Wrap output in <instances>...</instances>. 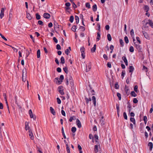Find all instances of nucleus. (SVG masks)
<instances>
[{
  "mask_svg": "<svg viewBox=\"0 0 153 153\" xmlns=\"http://www.w3.org/2000/svg\"><path fill=\"white\" fill-rule=\"evenodd\" d=\"M43 17L46 19H48L51 16L49 13H45L44 14Z\"/></svg>",
  "mask_w": 153,
  "mask_h": 153,
  "instance_id": "nucleus-11",
  "label": "nucleus"
},
{
  "mask_svg": "<svg viewBox=\"0 0 153 153\" xmlns=\"http://www.w3.org/2000/svg\"><path fill=\"white\" fill-rule=\"evenodd\" d=\"M36 18L37 19L39 20L41 19L40 16L38 13H37L36 14Z\"/></svg>",
  "mask_w": 153,
  "mask_h": 153,
  "instance_id": "nucleus-34",
  "label": "nucleus"
},
{
  "mask_svg": "<svg viewBox=\"0 0 153 153\" xmlns=\"http://www.w3.org/2000/svg\"><path fill=\"white\" fill-rule=\"evenodd\" d=\"M96 44H94V45L93 47L91 49V51L92 52H94L96 50Z\"/></svg>",
  "mask_w": 153,
  "mask_h": 153,
  "instance_id": "nucleus-26",
  "label": "nucleus"
},
{
  "mask_svg": "<svg viewBox=\"0 0 153 153\" xmlns=\"http://www.w3.org/2000/svg\"><path fill=\"white\" fill-rule=\"evenodd\" d=\"M148 23L149 25L152 27L153 28V22L152 20L149 19L148 20Z\"/></svg>",
  "mask_w": 153,
  "mask_h": 153,
  "instance_id": "nucleus-19",
  "label": "nucleus"
},
{
  "mask_svg": "<svg viewBox=\"0 0 153 153\" xmlns=\"http://www.w3.org/2000/svg\"><path fill=\"white\" fill-rule=\"evenodd\" d=\"M120 42L121 46L123 47L124 46V43L123 40L122 39H120Z\"/></svg>",
  "mask_w": 153,
  "mask_h": 153,
  "instance_id": "nucleus-42",
  "label": "nucleus"
},
{
  "mask_svg": "<svg viewBox=\"0 0 153 153\" xmlns=\"http://www.w3.org/2000/svg\"><path fill=\"white\" fill-rule=\"evenodd\" d=\"M74 19V17L73 16H71L70 17L69 21L71 22H73Z\"/></svg>",
  "mask_w": 153,
  "mask_h": 153,
  "instance_id": "nucleus-37",
  "label": "nucleus"
},
{
  "mask_svg": "<svg viewBox=\"0 0 153 153\" xmlns=\"http://www.w3.org/2000/svg\"><path fill=\"white\" fill-rule=\"evenodd\" d=\"M138 100L136 98H134L133 100V102L134 103H137L138 102Z\"/></svg>",
  "mask_w": 153,
  "mask_h": 153,
  "instance_id": "nucleus-58",
  "label": "nucleus"
},
{
  "mask_svg": "<svg viewBox=\"0 0 153 153\" xmlns=\"http://www.w3.org/2000/svg\"><path fill=\"white\" fill-rule=\"evenodd\" d=\"M151 108H150L149 111L150 113H152V112L153 110V104H152L151 105Z\"/></svg>",
  "mask_w": 153,
  "mask_h": 153,
  "instance_id": "nucleus-55",
  "label": "nucleus"
},
{
  "mask_svg": "<svg viewBox=\"0 0 153 153\" xmlns=\"http://www.w3.org/2000/svg\"><path fill=\"white\" fill-rule=\"evenodd\" d=\"M62 86H59L58 88V91L61 95H63L64 94L63 92V89H62Z\"/></svg>",
  "mask_w": 153,
  "mask_h": 153,
  "instance_id": "nucleus-5",
  "label": "nucleus"
},
{
  "mask_svg": "<svg viewBox=\"0 0 153 153\" xmlns=\"http://www.w3.org/2000/svg\"><path fill=\"white\" fill-rule=\"evenodd\" d=\"M63 108V107L62 108V110L61 111V114H62L64 116H65V111L62 110V109Z\"/></svg>",
  "mask_w": 153,
  "mask_h": 153,
  "instance_id": "nucleus-52",
  "label": "nucleus"
},
{
  "mask_svg": "<svg viewBox=\"0 0 153 153\" xmlns=\"http://www.w3.org/2000/svg\"><path fill=\"white\" fill-rule=\"evenodd\" d=\"M144 9L146 12H148L149 9V6L147 5H146L144 6Z\"/></svg>",
  "mask_w": 153,
  "mask_h": 153,
  "instance_id": "nucleus-21",
  "label": "nucleus"
},
{
  "mask_svg": "<svg viewBox=\"0 0 153 153\" xmlns=\"http://www.w3.org/2000/svg\"><path fill=\"white\" fill-rule=\"evenodd\" d=\"M134 44L136 48L138 50L140 51L142 49L141 46L138 44H136L135 42L134 43Z\"/></svg>",
  "mask_w": 153,
  "mask_h": 153,
  "instance_id": "nucleus-9",
  "label": "nucleus"
},
{
  "mask_svg": "<svg viewBox=\"0 0 153 153\" xmlns=\"http://www.w3.org/2000/svg\"><path fill=\"white\" fill-rule=\"evenodd\" d=\"M98 147L97 145H96L94 146V150L96 153H97L98 152Z\"/></svg>",
  "mask_w": 153,
  "mask_h": 153,
  "instance_id": "nucleus-41",
  "label": "nucleus"
},
{
  "mask_svg": "<svg viewBox=\"0 0 153 153\" xmlns=\"http://www.w3.org/2000/svg\"><path fill=\"white\" fill-rule=\"evenodd\" d=\"M107 66L109 68H111V63L110 62H108L107 64Z\"/></svg>",
  "mask_w": 153,
  "mask_h": 153,
  "instance_id": "nucleus-64",
  "label": "nucleus"
},
{
  "mask_svg": "<svg viewBox=\"0 0 153 153\" xmlns=\"http://www.w3.org/2000/svg\"><path fill=\"white\" fill-rule=\"evenodd\" d=\"M76 26L75 25H74L72 26L71 30H72L74 32H76Z\"/></svg>",
  "mask_w": 153,
  "mask_h": 153,
  "instance_id": "nucleus-33",
  "label": "nucleus"
},
{
  "mask_svg": "<svg viewBox=\"0 0 153 153\" xmlns=\"http://www.w3.org/2000/svg\"><path fill=\"white\" fill-rule=\"evenodd\" d=\"M76 125L78 128H80L81 127V122H80V121H79V120L78 119L76 120Z\"/></svg>",
  "mask_w": 153,
  "mask_h": 153,
  "instance_id": "nucleus-13",
  "label": "nucleus"
},
{
  "mask_svg": "<svg viewBox=\"0 0 153 153\" xmlns=\"http://www.w3.org/2000/svg\"><path fill=\"white\" fill-rule=\"evenodd\" d=\"M130 34L132 36H134V31L133 29H132L130 32Z\"/></svg>",
  "mask_w": 153,
  "mask_h": 153,
  "instance_id": "nucleus-48",
  "label": "nucleus"
},
{
  "mask_svg": "<svg viewBox=\"0 0 153 153\" xmlns=\"http://www.w3.org/2000/svg\"><path fill=\"white\" fill-rule=\"evenodd\" d=\"M40 51L39 49L37 50V58H39L40 57Z\"/></svg>",
  "mask_w": 153,
  "mask_h": 153,
  "instance_id": "nucleus-27",
  "label": "nucleus"
},
{
  "mask_svg": "<svg viewBox=\"0 0 153 153\" xmlns=\"http://www.w3.org/2000/svg\"><path fill=\"white\" fill-rule=\"evenodd\" d=\"M137 88L138 86L137 85H135L134 88V90L136 92H137Z\"/></svg>",
  "mask_w": 153,
  "mask_h": 153,
  "instance_id": "nucleus-59",
  "label": "nucleus"
},
{
  "mask_svg": "<svg viewBox=\"0 0 153 153\" xmlns=\"http://www.w3.org/2000/svg\"><path fill=\"white\" fill-rule=\"evenodd\" d=\"M92 9L95 12L97 10V6L94 4L92 6Z\"/></svg>",
  "mask_w": 153,
  "mask_h": 153,
  "instance_id": "nucleus-29",
  "label": "nucleus"
},
{
  "mask_svg": "<svg viewBox=\"0 0 153 153\" xmlns=\"http://www.w3.org/2000/svg\"><path fill=\"white\" fill-rule=\"evenodd\" d=\"M70 52V51L68 49H67L65 50V53L66 54L68 55L69 53Z\"/></svg>",
  "mask_w": 153,
  "mask_h": 153,
  "instance_id": "nucleus-61",
  "label": "nucleus"
},
{
  "mask_svg": "<svg viewBox=\"0 0 153 153\" xmlns=\"http://www.w3.org/2000/svg\"><path fill=\"white\" fill-rule=\"evenodd\" d=\"M85 48L84 47H82L80 48V51L81 53H84L85 52Z\"/></svg>",
  "mask_w": 153,
  "mask_h": 153,
  "instance_id": "nucleus-54",
  "label": "nucleus"
},
{
  "mask_svg": "<svg viewBox=\"0 0 153 153\" xmlns=\"http://www.w3.org/2000/svg\"><path fill=\"white\" fill-rule=\"evenodd\" d=\"M125 74V71H122L121 73V77L123 79Z\"/></svg>",
  "mask_w": 153,
  "mask_h": 153,
  "instance_id": "nucleus-53",
  "label": "nucleus"
},
{
  "mask_svg": "<svg viewBox=\"0 0 153 153\" xmlns=\"http://www.w3.org/2000/svg\"><path fill=\"white\" fill-rule=\"evenodd\" d=\"M25 129L26 130H27L28 129H29V123L28 122H26L25 123Z\"/></svg>",
  "mask_w": 153,
  "mask_h": 153,
  "instance_id": "nucleus-18",
  "label": "nucleus"
},
{
  "mask_svg": "<svg viewBox=\"0 0 153 153\" xmlns=\"http://www.w3.org/2000/svg\"><path fill=\"white\" fill-rule=\"evenodd\" d=\"M65 79L66 81V85H68L69 84L68 82L69 81L70 84V86H71L72 89L73 88H74V85L72 76L70 75H67Z\"/></svg>",
  "mask_w": 153,
  "mask_h": 153,
  "instance_id": "nucleus-1",
  "label": "nucleus"
},
{
  "mask_svg": "<svg viewBox=\"0 0 153 153\" xmlns=\"http://www.w3.org/2000/svg\"><path fill=\"white\" fill-rule=\"evenodd\" d=\"M95 140L96 142H97V140H98V137L97 134H95L94 136Z\"/></svg>",
  "mask_w": 153,
  "mask_h": 153,
  "instance_id": "nucleus-40",
  "label": "nucleus"
},
{
  "mask_svg": "<svg viewBox=\"0 0 153 153\" xmlns=\"http://www.w3.org/2000/svg\"><path fill=\"white\" fill-rule=\"evenodd\" d=\"M148 24V22H147L146 23V24L142 26V29L144 30H146L149 27V26H148L147 25V24Z\"/></svg>",
  "mask_w": 153,
  "mask_h": 153,
  "instance_id": "nucleus-8",
  "label": "nucleus"
},
{
  "mask_svg": "<svg viewBox=\"0 0 153 153\" xmlns=\"http://www.w3.org/2000/svg\"><path fill=\"white\" fill-rule=\"evenodd\" d=\"M29 134L30 136V138L31 139L33 140L34 139V137L32 131L31 129L29 130Z\"/></svg>",
  "mask_w": 153,
  "mask_h": 153,
  "instance_id": "nucleus-10",
  "label": "nucleus"
},
{
  "mask_svg": "<svg viewBox=\"0 0 153 153\" xmlns=\"http://www.w3.org/2000/svg\"><path fill=\"white\" fill-rule=\"evenodd\" d=\"M50 111L51 113L54 115L56 114V112L53 108L51 107H50Z\"/></svg>",
  "mask_w": 153,
  "mask_h": 153,
  "instance_id": "nucleus-15",
  "label": "nucleus"
},
{
  "mask_svg": "<svg viewBox=\"0 0 153 153\" xmlns=\"http://www.w3.org/2000/svg\"><path fill=\"white\" fill-rule=\"evenodd\" d=\"M129 51L131 52H133L134 51V49L133 47L132 46H130L129 48Z\"/></svg>",
  "mask_w": 153,
  "mask_h": 153,
  "instance_id": "nucleus-50",
  "label": "nucleus"
},
{
  "mask_svg": "<svg viewBox=\"0 0 153 153\" xmlns=\"http://www.w3.org/2000/svg\"><path fill=\"white\" fill-rule=\"evenodd\" d=\"M122 59L124 61V62L125 63V64L126 65H128V61L126 59V56H123L122 57Z\"/></svg>",
  "mask_w": 153,
  "mask_h": 153,
  "instance_id": "nucleus-14",
  "label": "nucleus"
},
{
  "mask_svg": "<svg viewBox=\"0 0 153 153\" xmlns=\"http://www.w3.org/2000/svg\"><path fill=\"white\" fill-rule=\"evenodd\" d=\"M103 117L102 116L101 118L100 119V122L101 123V124L102 126L104 124V121L103 120Z\"/></svg>",
  "mask_w": 153,
  "mask_h": 153,
  "instance_id": "nucleus-24",
  "label": "nucleus"
},
{
  "mask_svg": "<svg viewBox=\"0 0 153 153\" xmlns=\"http://www.w3.org/2000/svg\"><path fill=\"white\" fill-rule=\"evenodd\" d=\"M70 1L73 4V7L75 9L77 7V6L75 4V3L73 1V0H70Z\"/></svg>",
  "mask_w": 153,
  "mask_h": 153,
  "instance_id": "nucleus-32",
  "label": "nucleus"
},
{
  "mask_svg": "<svg viewBox=\"0 0 153 153\" xmlns=\"http://www.w3.org/2000/svg\"><path fill=\"white\" fill-rule=\"evenodd\" d=\"M28 113L30 117L31 118H33L34 120H35L36 118V116L35 115H33L31 110L30 109Z\"/></svg>",
  "mask_w": 153,
  "mask_h": 153,
  "instance_id": "nucleus-4",
  "label": "nucleus"
},
{
  "mask_svg": "<svg viewBox=\"0 0 153 153\" xmlns=\"http://www.w3.org/2000/svg\"><path fill=\"white\" fill-rule=\"evenodd\" d=\"M92 100L93 102L94 105L95 106L96 105V97L95 96H93L92 97Z\"/></svg>",
  "mask_w": 153,
  "mask_h": 153,
  "instance_id": "nucleus-17",
  "label": "nucleus"
},
{
  "mask_svg": "<svg viewBox=\"0 0 153 153\" xmlns=\"http://www.w3.org/2000/svg\"><path fill=\"white\" fill-rule=\"evenodd\" d=\"M123 116L124 119L126 120L127 119V116L126 115V113L125 112H124L123 113Z\"/></svg>",
  "mask_w": 153,
  "mask_h": 153,
  "instance_id": "nucleus-51",
  "label": "nucleus"
},
{
  "mask_svg": "<svg viewBox=\"0 0 153 153\" xmlns=\"http://www.w3.org/2000/svg\"><path fill=\"white\" fill-rule=\"evenodd\" d=\"M26 78V69H24L22 70V80L24 82H25Z\"/></svg>",
  "mask_w": 153,
  "mask_h": 153,
  "instance_id": "nucleus-2",
  "label": "nucleus"
},
{
  "mask_svg": "<svg viewBox=\"0 0 153 153\" xmlns=\"http://www.w3.org/2000/svg\"><path fill=\"white\" fill-rule=\"evenodd\" d=\"M75 19L76 20V23L77 24H78L79 23V17L77 16H75Z\"/></svg>",
  "mask_w": 153,
  "mask_h": 153,
  "instance_id": "nucleus-36",
  "label": "nucleus"
},
{
  "mask_svg": "<svg viewBox=\"0 0 153 153\" xmlns=\"http://www.w3.org/2000/svg\"><path fill=\"white\" fill-rule=\"evenodd\" d=\"M61 63L62 64L65 63V59L63 56H62L61 58Z\"/></svg>",
  "mask_w": 153,
  "mask_h": 153,
  "instance_id": "nucleus-44",
  "label": "nucleus"
},
{
  "mask_svg": "<svg viewBox=\"0 0 153 153\" xmlns=\"http://www.w3.org/2000/svg\"><path fill=\"white\" fill-rule=\"evenodd\" d=\"M91 63L89 62L88 63V65L86 66V71L88 72L89 71L91 68Z\"/></svg>",
  "mask_w": 153,
  "mask_h": 153,
  "instance_id": "nucleus-7",
  "label": "nucleus"
},
{
  "mask_svg": "<svg viewBox=\"0 0 153 153\" xmlns=\"http://www.w3.org/2000/svg\"><path fill=\"white\" fill-rule=\"evenodd\" d=\"M108 39L109 41H111V37L110 34H108L107 35Z\"/></svg>",
  "mask_w": 153,
  "mask_h": 153,
  "instance_id": "nucleus-35",
  "label": "nucleus"
},
{
  "mask_svg": "<svg viewBox=\"0 0 153 153\" xmlns=\"http://www.w3.org/2000/svg\"><path fill=\"white\" fill-rule=\"evenodd\" d=\"M6 10V8H2L1 10V13H0V17L1 19H2V18L4 16V11Z\"/></svg>",
  "mask_w": 153,
  "mask_h": 153,
  "instance_id": "nucleus-6",
  "label": "nucleus"
},
{
  "mask_svg": "<svg viewBox=\"0 0 153 153\" xmlns=\"http://www.w3.org/2000/svg\"><path fill=\"white\" fill-rule=\"evenodd\" d=\"M130 120L134 124H135V120L134 118L131 117L130 119Z\"/></svg>",
  "mask_w": 153,
  "mask_h": 153,
  "instance_id": "nucleus-38",
  "label": "nucleus"
},
{
  "mask_svg": "<svg viewBox=\"0 0 153 153\" xmlns=\"http://www.w3.org/2000/svg\"><path fill=\"white\" fill-rule=\"evenodd\" d=\"M148 146L150 147L149 149L152 150L153 148V144L152 142H149L148 143Z\"/></svg>",
  "mask_w": 153,
  "mask_h": 153,
  "instance_id": "nucleus-28",
  "label": "nucleus"
},
{
  "mask_svg": "<svg viewBox=\"0 0 153 153\" xmlns=\"http://www.w3.org/2000/svg\"><path fill=\"white\" fill-rule=\"evenodd\" d=\"M85 100H86V103L87 104H88L89 101H91V99L90 98H85Z\"/></svg>",
  "mask_w": 153,
  "mask_h": 153,
  "instance_id": "nucleus-31",
  "label": "nucleus"
},
{
  "mask_svg": "<svg viewBox=\"0 0 153 153\" xmlns=\"http://www.w3.org/2000/svg\"><path fill=\"white\" fill-rule=\"evenodd\" d=\"M125 91L126 92V94H129V90L128 88L126 86L125 87Z\"/></svg>",
  "mask_w": 153,
  "mask_h": 153,
  "instance_id": "nucleus-22",
  "label": "nucleus"
},
{
  "mask_svg": "<svg viewBox=\"0 0 153 153\" xmlns=\"http://www.w3.org/2000/svg\"><path fill=\"white\" fill-rule=\"evenodd\" d=\"M142 33H143V34L144 35V37L146 39H148L149 38V36L148 35V34L147 32H146L144 31H142Z\"/></svg>",
  "mask_w": 153,
  "mask_h": 153,
  "instance_id": "nucleus-12",
  "label": "nucleus"
},
{
  "mask_svg": "<svg viewBox=\"0 0 153 153\" xmlns=\"http://www.w3.org/2000/svg\"><path fill=\"white\" fill-rule=\"evenodd\" d=\"M27 18L29 20L31 19V17L30 16V14L29 13L27 14Z\"/></svg>",
  "mask_w": 153,
  "mask_h": 153,
  "instance_id": "nucleus-57",
  "label": "nucleus"
},
{
  "mask_svg": "<svg viewBox=\"0 0 153 153\" xmlns=\"http://www.w3.org/2000/svg\"><path fill=\"white\" fill-rule=\"evenodd\" d=\"M131 95L132 96L136 97L137 96V94L134 91H132L131 93Z\"/></svg>",
  "mask_w": 153,
  "mask_h": 153,
  "instance_id": "nucleus-30",
  "label": "nucleus"
},
{
  "mask_svg": "<svg viewBox=\"0 0 153 153\" xmlns=\"http://www.w3.org/2000/svg\"><path fill=\"white\" fill-rule=\"evenodd\" d=\"M57 102L58 104H60L61 103V101L60 99L59 98H57Z\"/></svg>",
  "mask_w": 153,
  "mask_h": 153,
  "instance_id": "nucleus-60",
  "label": "nucleus"
},
{
  "mask_svg": "<svg viewBox=\"0 0 153 153\" xmlns=\"http://www.w3.org/2000/svg\"><path fill=\"white\" fill-rule=\"evenodd\" d=\"M85 6L86 7L89 8H90V5L89 3H86L85 4Z\"/></svg>",
  "mask_w": 153,
  "mask_h": 153,
  "instance_id": "nucleus-56",
  "label": "nucleus"
},
{
  "mask_svg": "<svg viewBox=\"0 0 153 153\" xmlns=\"http://www.w3.org/2000/svg\"><path fill=\"white\" fill-rule=\"evenodd\" d=\"M64 79V77L63 75H61L60 76L59 78V79L60 80H58V79L56 78L55 79H56L57 80V81L56 82V83L57 84H60L61 82H62L63 80Z\"/></svg>",
  "mask_w": 153,
  "mask_h": 153,
  "instance_id": "nucleus-3",
  "label": "nucleus"
},
{
  "mask_svg": "<svg viewBox=\"0 0 153 153\" xmlns=\"http://www.w3.org/2000/svg\"><path fill=\"white\" fill-rule=\"evenodd\" d=\"M119 86L117 83H116L115 85V88L116 89H118L119 88Z\"/></svg>",
  "mask_w": 153,
  "mask_h": 153,
  "instance_id": "nucleus-63",
  "label": "nucleus"
},
{
  "mask_svg": "<svg viewBox=\"0 0 153 153\" xmlns=\"http://www.w3.org/2000/svg\"><path fill=\"white\" fill-rule=\"evenodd\" d=\"M66 149L68 153H71L70 148L69 147L68 144H66Z\"/></svg>",
  "mask_w": 153,
  "mask_h": 153,
  "instance_id": "nucleus-25",
  "label": "nucleus"
},
{
  "mask_svg": "<svg viewBox=\"0 0 153 153\" xmlns=\"http://www.w3.org/2000/svg\"><path fill=\"white\" fill-rule=\"evenodd\" d=\"M63 70L65 72L66 74H67L68 73V68L67 67H65L63 68Z\"/></svg>",
  "mask_w": 153,
  "mask_h": 153,
  "instance_id": "nucleus-45",
  "label": "nucleus"
},
{
  "mask_svg": "<svg viewBox=\"0 0 153 153\" xmlns=\"http://www.w3.org/2000/svg\"><path fill=\"white\" fill-rule=\"evenodd\" d=\"M56 49L58 50H60L61 49V48L59 45L57 44L56 45Z\"/></svg>",
  "mask_w": 153,
  "mask_h": 153,
  "instance_id": "nucleus-62",
  "label": "nucleus"
},
{
  "mask_svg": "<svg viewBox=\"0 0 153 153\" xmlns=\"http://www.w3.org/2000/svg\"><path fill=\"white\" fill-rule=\"evenodd\" d=\"M100 39V32H98L97 33V40L98 41Z\"/></svg>",
  "mask_w": 153,
  "mask_h": 153,
  "instance_id": "nucleus-23",
  "label": "nucleus"
},
{
  "mask_svg": "<svg viewBox=\"0 0 153 153\" xmlns=\"http://www.w3.org/2000/svg\"><path fill=\"white\" fill-rule=\"evenodd\" d=\"M128 106H127V108L128 112L129 113H130V111H131V106L130 105V103L128 102L127 103Z\"/></svg>",
  "mask_w": 153,
  "mask_h": 153,
  "instance_id": "nucleus-20",
  "label": "nucleus"
},
{
  "mask_svg": "<svg viewBox=\"0 0 153 153\" xmlns=\"http://www.w3.org/2000/svg\"><path fill=\"white\" fill-rule=\"evenodd\" d=\"M124 40L125 42L127 44L128 43L129 41L128 37L127 36H125L124 37Z\"/></svg>",
  "mask_w": 153,
  "mask_h": 153,
  "instance_id": "nucleus-43",
  "label": "nucleus"
},
{
  "mask_svg": "<svg viewBox=\"0 0 153 153\" xmlns=\"http://www.w3.org/2000/svg\"><path fill=\"white\" fill-rule=\"evenodd\" d=\"M76 131V128L75 127H72L71 128V131L73 133H75Z\"/></svg>",
  "mask_w": 153,
  "mask_h": 153,
  "instance_id": "nucleus-47",
  "label": "nucleus"
},
{
  "mask_svg": "<svg viewBox=\"0 0 153 153\" xmlns=\"http://www.w3.org/2000/svg\"><path fill=\"white\" fill-rule=\"evenodd\" d=\"M129 71L131 73V75L132 74V73L134 70V68L132 66H131L129 67Z\"/></svg>",
  "mask_w": 153,
  "mask_h": 153,
  "instance_id": "nucleus-16",
  "label": "nucleus"
},
{
  "mask_svg": "<svg viewBox=\"0 0 153 153\" xmlns=\"http://www.w3.org/2000/svg\"><path fill=\"white\" fill-rule=\"evenodd\" d=\"M62 135H63L64 138L65 139H66V136H65V133H64V129H63V127H62Z\"/></svg>",
  "mask_w": 153,
  "mask_h": 153,
  "instance_id": "nucleus-39",
  "label": "nucleus"
},
{
  "mask_svg": "<svg viewBox=\"0 0 153 153\" xmlns=\"http://www.w3.org/2000/svg\"><path fill=\"white\" fill-rule=\"evenodd\" d=\"M117 97H118L119 100H121V95L119 93H117Z\"/></svg>",
  "mask_w": 153,
  "mask_h": 153,
  "instance_id": "nucleus-46",
  "label": "nucleus"
},
{
  "mask_svg": "<svg viewBox=\"0 0 153 153\" xmlns=\"http://www.w3.org/2000/svg\"><path fill=\"white\" fill-rule=\"evenodd\" d=\"M110 49L111 50V51H110V53H112L113 52V50L114 49V46L112 45H111L110 47Z\"/></svg>",
  "mask_w": 153,
  "mask_h": 153,
  "instance_id": "nucleus-49",
  "label": "nucleus"
}]
</instances>
